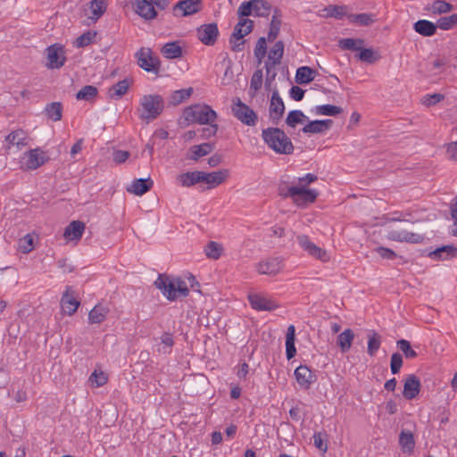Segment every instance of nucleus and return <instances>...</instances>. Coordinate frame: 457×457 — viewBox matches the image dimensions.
Instances as JSON below:
<instances>
[{
	"instance_id": "ea45409f",
	"label": "nucleus",
	"mask_w": 457,
	"mask_h": 457,
	"mask_svg": "<svg viewBox=\"0 0 457 457\" xmlns=\"http://www.w3.org/2000/svg\"><path fill=\"white\" fill-rule=\"evenodd\" d=\"M381 345V337L378 333L371 330L368 334V347L367 353L373 356L378 352Z\"/></svg>"
},
{
	"instance_id": "393cba45",
	"label": "nucleus",
	"mask_w": 457,
	"mask_h": 457,
	"mask_svg": "<svg viewBox=\"0 0 457 457\" xmlns=\"http://www.w3.org/2000/svg\"><path fill=\"white\" fill-rule=\"evenodd\" d=\"M253 28V21L252 20L240 19L234 28V31L229 38V43H233V40H241L245 36L252 32Z\"/></svg>"
},
{
	"instance_id": "de8ad7c7",
	"label": "nucleus",
	"mask_w": 457,
	"mask_h": 457,
	"mask_svg": "<svg viewBox=\"0 0 457 457\" xmlns=\"http://www.w3.org/2000/svg\"><path fill=\"white\" fill-rule=\"evenodd\" d=\"M323 12H326L327 17H333L342 19L347 14V7L345 5H328L324 8Z\"/></svg>"
},
{
	"instance_id": "bf43d9fd",
	"label": "nucleus",
	"mask_w": 457,
	"mask_h": 457,
	"mask_svg": "<svg viewBox=\"0 0 457 457\" xmlns=\"http://www.w3.org/2000/svg\"><path fill=\"white\" fill-rule=\"evenodd\" d=\"M19 250L23 253H29L33 250V237L30 235H26L19 240Z\"/></svg>"
},
{
	"instance_id": "0e129e2a",
	"label": "nucleus",
	"mask_w": 457,
	"mask_h": 457,
	"mask_svg": "<svg viewBox=\"0 0 457 457\" xmlns=\"http://www.w3.org/2000/svg\"><path fill=\"white\" fill-rule=\"evenodd\" d=\"M403 366V357L400 353H395L391 356L390 368L393 374H397Z\"/></svg>"
},
{
	"instance_id": "bb28decb",
	"label": "nucleus",
	"mask_w": 457,
	"mask_h": 457,
	"mask_svg": "<svg viewBox=\"0 0 457 457\" xmlns=\"http://www.w3.org/2000/svg\"><path fill=\"white\" fill-rule=\"evenodd\" d=\"M281 17V11L278 8H275L273 11L272 18L270 23V29L267 35V40L269 42L274 41L278 36L282 23Z\"/></svg>"
},
{
	"instance_id": "7c9ffc66",
	"label": "nucleus",
	"mask_w": 457,
	"mask_h": 457,
	"mask_svg": "<svg viewBox=\"0 0 457 457\" xmlns=\"http://www.w3.org/2000/svg\"><path fill=\"white\" fill-rule=\"evenodd\" d=\"M436 28V24L427 20H420L414 23V30L424 37H431L435 35Z\"/></svg>"
},
{
	"instance_id": "e2e57ef3",
	"label": "nucleus",
	"mask_w": 457,
	"mask_h": 457,
	"mask_svg": "<svg viewBox=\"0 0 457 457\" xmlns=\"http://www.w3.org/2000/svg\"><path fill=\"white\" fill-rule=\"evenodd\" d=\"M253 4L254 0L245 1L243 2L237 9V14L240 19H245L244 17H247L252 14V11H253Z\"/></svg>"
},
{
	"instance_id": "6e6d98bb",
	"label": "nucleus",
	"mask_w": 457,
	"mask_h": 457,
	"mask_svg": "<svg viewBox=\"0 0 457 457\" xmlns=\"http://www.w3.org/2000/svg\"><path fill=\"white\" fill-rule=\"evenodd\" d=\"M363 44L362 39L345 38L339 41V46L342 49L358 51L361 49V46Z\"/></svg>"
},
{
	"instance_id": "8fccbe9b",
	"label": "nucleus",
	"mask_w": 457,
	"mask_h": 457,
	"mask_svg": "<svg viewBox=\"0 0 457 457\" xmlns=\"http://www.w3.org/2000/svg\"><path fill=\"white\" fill-rule=\"evenodd\" d=\"M457 25V13L450 16L441 17L436 21L437 28L443 30H449Z\"/></svg>"
},
{
	"instance_id": "603ef678",
	"label": "nucleus",
	"mask_w": 457,
	"mask_h": 457,
	"mask_svg": "<svg viewBox=\"0 0 457 457\" xmlns=\"http://www.w3.org/2000/svg\"><path fill=\"white\" fill-rule=\"evenodd\" d=\"M267 41H268L267 37H262L256 42V46H255L253 54H254L255 58L257 59L259 64L262 62L263 58L266 55V53H267L266 42Z\"/></svg>"
},
{
	"instance_id": "f3484780",
	"label": "nucleus",
	"mask_w": 457,
	"mask_h": 457,
	"mask_svg": "<svg viewBox=\"0 0 457 457\" xmlns=\"http://www.w3.org/2000/svg\"><path fill=\"white\" fill-rule=\"evenodd\" d=\"M154 284L168 300L174 301L178 299L174 278H170L167 276L160 275Z\"/></svg>"
},
{
	"instance_id": "423d86ee",
	"label": "nucleus",
	"mask_w": 457,
	"mask_h": 457,
	"mask_svg": "<svg viewBox=\"0 0 457 457\" xmlns=\"http://www.w3.org/2000/svg\"><path fill=\"white\" fill-rule=\"evenodd\" d=\"M232 103V113L238 120L246 126L253 127L256 125L258 116L253 109L243 103L238 97L234 98Z\"/></svg>"
},
{
	"instance_id": "473e14b6",
	"label": "nucleus",
	"mask_w": 457,
	"mask_h": 457,
	"mask_svg": "<svg viewBox=\"0 0 457 457\" xmlns=\"http://www.w3.org/2000/svg\"><path fill=\"white\" fill-rule=\"evenodd\" d=\"M109 312L108 308L97 304L88 313V320L91 324L102 323Z\"/></svg>"
},
{
	"instance_id": "412c9836",
	"label": "nucleus",
	"mask_w": 457,
	"mask_h": 457,
	"mask_svg": "<svg viewBox=\"0 0 457 457\" xmlns=\"http://www.w3.org/2000/svg\"><path fill=\"white\" fill-rule=\"evenodd\" d=\"M5 141L7 143L8 149L16 147L17 150H21L28 145V136L24 130L16 129L7 135Z\"/></svg>"
},
{
	"instance_id": "c9c22d12",
	"label": "nucleus",
	"mask_w": 457,
	"mask_h": 457,
	"mask_svg": "<svg viewBox=\"0 0 457 457\" xmlns=\"http://www.w3.org/2000/svg\"><path fill=\"white\" fill-rule=\"evenodd\" d=\"M61 304L66 314L72 315L79 306V302L70 295L67 291L62 297Z\"/></svg>"
},
{
	"instance_id": "864d4df0",
	"label": "nucleus",
	"mask_w": 457,
	"mask_h": 457,
	"mask_svg": "<svg viewBox=\"0 0 457 457\" xmlns=\"http://www.w3.org/2000/svg\"><path fill=\"white\" fill-rule=\"evenodd\" d=\"M222 247L220 244L214 241H211L205 247L206 255L213 260H217L221 255Z\"/></svg>"
},
{
	"instance_id": "a211bd4d",
	"label": "nucleus",
	"mask_w": 457,
	"mask_h": 457,
	"mask_svg": "<svg viewBox=\"0 0 457 457\" xmlns=\"http://www.w3.org/2000/svg\"><path fill=\"white\" fill-rule=\"evenodd\" d=\"M285 112V104L278 91L272 93L269 107L270 119L273 124L278 125Z\"/></svg>"
},
{
	"instance_id": "680f3d73",
	"label": "nucleus",
	"mask_w": 457,
	"mask_h": 457,
	"mask_svg": "<svg viewBox=\"0 0 457 457\" xmlns=\"http://www.w3.org/2000/svg\"><path fill=\"white\" fill-rule=\"evenodd\" d=\"M107 376L103 372L95 370L89 377V381L96 387L102 386L107 383Z\"/></svg>"
},
{
	"instance_id": "774afa93",
	"label": "nucleus",
	"mask_w": 457,
	"mask_h": 457,
	"mask_svg": "<svg viewBox=\"0 0 457 457\" xmlns=\"http://www.w3.org/2000/svg\"><path fill=\"white\" fill-rule=\"evenodd\" d=\"M176 290L178 294V298L182 296L186 297L189 294V289L186 284V282L180 278H174Z\"/></svg>"
},
{
	"instance_id": "b1692460",
	"label": "nucleus",
	"mask_w": 457,
	"mask_h": 457,
	"mask_svg": "<svg viewBox=\"0 0 457 457\" xmlns=\"http://www.w3.org/2000/svg\"><path fill=\"white\" fill-rule=\"evenodd\" d=\"M333 124L332 120H315L308 121L302 129L304 134H322L328 130Z\"/></svg>"
},
{
	"instance_id": "5701e85b",
	"label": "nucleus",
	"mask_w": 457,
	"mask_h": 457,
	"mask_svg": "<svg viewBox=\"0 0 457 457\" xmlns=\"http://www.w3.org/2000/svg\"><path fill=\"white\" fill-rule=\"evenodd\" d=\"M229 176L228 170H220L213 172L203 171V182L208 185V188H214L222 184Z\"/></svg>"
},
{
	"instance_id": "cd10ccee",
	"label": "nucleus",
	"mask_w": 457,
	"mask_h": 457,
	"mask_svg": "<svg viewBox=\"0 0 457 457\" xmlns=\"http://www.w3.org/2000/svg\"><path fill=\"white\" fill-rule=\"evenodd\" d=\"M178 181L182 187H192L197 183L203 182V171H188L178 176Z\"/></svg>"
},
{
	"instance_id": "09e8293b",
	"label": "nucleus",
	"mask_w": 457,
	"mask_h": 457,
	"mask_svg": "<svg viewBox=\"0 0 457 457\" xmlns=\"http://www.w3.org/2000/svg\"><path fill=\"white\" fill-rule=\"evenodd\" d=\"M212 150V146L211 144L204 143L199 145H194L191 147V159L192 160H198L200 157H203L204 155H207L209 153H211Z\"/></svg>"
},
{
	"instance_id": "2f4dec72",
	"label": "nucleus",
	"mask_w": 457,
	"mask_h": 457,
	"mask_svg": "<svg viewBox=\"0 0 457 457\" xmlns=\"http://www.w3.org/2000/svg\"><path fill=\"white\" fill-rule=\"evenodd\" d=\"M90 13L87 14V17L94 21H96L106 11L105 0H92L89 3Z\"/></svg>"
},
{
	"instance_id": "0eeeda50",
	"label": "nucleus",
	"mask_w": 457,
	"mask_h": 457,
	"mask_svg": "<svg viewBox=\"0 0 457 457\" xmlns=\"http://www.w3.org/2000/svg\"><path fill=\"white\" fill-rule=\"evenodd\" d=\"M48 161L46 153L39 147L25 152L21 158V169L24 170H34Z\"/></svg>"
},
{
	"instance_id": "a19ab883",
	"label": "nucleus",
	"mask_w": 457,
	"mask_h": 457,
	"mask_svg": "<svg viewBox=\"0 0 457 457\" xmlns=\"http://www.w3.org/2000/svg\"><path fill=\"white\" fill-rule=\"evenodd\" d=\"M192 93V87L175 90L170 95V103L173 105H178L186 101L187 99H188L191 96Z\"/></svg>"
},
{
	"instance_id": "6ab92c4d",
	"label": "nucleus",
	"mask_w": 457,
	"mask_h": 457,
	"mask_svg": "<svg viewBox=\"0 0 457 457\" xmlns=\"http://www.w3.org/2000/svg\"><path fill=\"white\" fill-rule=\"evenodd\" d=\"M420 381L415 375H408L404 379L403 397L407 400L414 399L420 394Z\"/></svg>"
},
{
	"instance_id": "c03bdc74",
	"label": "nucleus",
	"mask_w": 457,
	"mask_h": 457,
	"mask_svg": "<svg viewBox=\"0 0 457 457\" xmlns=\"http://www.w3.org/2000/svg\"><path fill=\"white\" fill-rule=\"evenodd\" d=\"M272 6L266 0H254L253 12L255 16L268 17L271 12Z\"/></svg>"
},
{
	"instance_id": "e433bc0d",
	"label": "nucleus",
	"mask_w": 457,
	"mask_h": 457,
	"mask_svg": "<svg viewBox=\"0 0 457 457\" xmlns=\"http://www.w3.org/2000/svg\"><path fill=\"white\" fill-rule=\"evenodd\" d=\"M399 444L403 452H412L415 446L413 434L411 431L403 430L399 436Z\"/></svg>"
},
{
	"instance_id": "338daca9",
	"label": "nucleus",
	"mask_w": 457,
	"mask_h": 457,
	"mask_svg": "<svg viewBox=\"0 0 457 457\" xmlns=\"http://www.w3.org/2000/svg\"><path fill=\"white\" fill-rule=\"evenodd\" d=\"M382 259L394 260L396 258V253L390 248L378 246L374 249Z\"/></svg>"
},
{
	"instance_id": "39448f33",
	"label": "nucleus",
	"mask_w": 457,
	"mask_h": 457,
	"mask_svg": "<svg viewBox=\"0 0 457 457\" xmlns=\"http://www.w3.org/2000/svg\"><path fill=\"white\" fill-rule=\"evenodd\" d=\"M137 64L147 72L158 74L161 68V62L157 55L154 54L149 47H141L136 54Z\"/></svg>"
},
{
	"instance_id": "3c124183",
	"label": "nucleus",
	"mask_w": 457,
	"mask_h": 457,
	"mask_svg": "<svg viewBox=\"0 0 457 457\" xmlns=\"http://www.w3.org/2000/svg\"><path fill=\"white\" fill-rule=\"evenodd\" d=\"M358 56L361 62L367 63H374L380 58V55L371 48H361Z\"/></svg>"
},
{
	"instance_id": "a18cd8bd",
	"label": "nucleus",
	"mask_w": 457,
	"mask_h": 457,
	"mask_svg": "<svg viewBox=\"0 0 457 457\" xmlns=\"http://www.w3.org/2000/svg\"><path fill=\"white\" fill-rule=\"evenodd\" d=\"M263 81V74L262 70H256L250 82V88L249 93L252 96H254L257 92L261 89L262 86Z\"/></svg>"
},
{
	"instance_id": "9b49d317",
	"label": "nucleus",
	"mask_w": 457,
	"mask_h": 457,
	"mask_svg": "<svg viewBox=\"0 0 457 457\" xmlns=\"http://www.w3.org/2000/svg\"><path fill=\"white\" fill-rule=\"evenodd\" d=\"M283 259L280 257H268L255 264L256 271L261 275L276 276L283 269Z\"/></svg>"
},
{
	"instance_id": "20e7f679",
	"label": "nucleus",
	"mask_w": 457,
	"mask_h": 457,
	"mask_svg": "<svg viewBox=\"0 0 457 457\" xmlns=\"http://www.w3.org/2000/svg\"><path fill=\"white\" fill-rule=\"evenodd\" d=\"M164 109V100L162 96L150 94L144 95L139 99L137 114L141 120L150 122L155 120Z\"/></svg>"
},
{
	"instance_id": "c85d7f7f",
	"label": "nucleus",
	"mask_w": 457,
	"mask_h": 457,
	"mask_svg": "<svg viewBox=\"0 0 457 457\" xmlns=\"http://www.w3.org/2000/svg\"><path fill=\"white\" fill-rule=\"evenodd\" d=\"M354 333L351 328L345 329L337 337V344L342 353H347L353 345Z\"/></svg>"
},
{
	"instance_id": "9d476101",
	"label": "nucleus",
	"mask_w": 457,
	"mask_h": 457,
	"mask_svg": "<svg viewBox=\"0 0 457 457\" xmlns=\"http://www.w3.org/2000/svg\"><path fill=\"white\" fill-rule=\"evenodd\" d=\"M284 43L283 41L279 40L277 41L271 49L269 52L268 59L269 61L265 63L266 72H267V79L266 80H271L275 78L276 73L273 72L271 75V70L275 68L276 65L279 64L281 62V60L283 58L284 54Z\"/></svg>"
},
{
	"instance_id": "7ed1b4c3",
	"label": "nucleus",
	"mask_w": 457,
	"mask_h": 457,
	"mask_svg": "<svg viewBox=\"0 0 457 457\" xmlns=\"http://www.w3.org/2000/svg\"><path fill=\"white\" fill-rule=\"evenodd\" d=\"M216 118V112L209 105L194 104L185 108L179 124L184 127L193 123L212 125Z\"/></svg>"
},
{
	"instance_id": "4468645a",
	"label": "nucleus",
	"mask_w": 457,
	"mask_h": 457,
	"mask_svg": "<svg viewBox=\"0 0 457 457\" xmlns=\"http://www.w3.org/2000/svg\"><path fill=\"white\" fill-rule=\"evenodd\" d=\"M202 9V0H181L173 6L175 16L193 15Z\"/></svg>"
},
{
	"instance_id": "1a4fd4ad",
	"label": "nucleus",
	"mask_w": 457,
	"mask_h": 457,
	"mask_svg": "<svg viewBox=\"0 0 457 457\" xmlns=\"http://www.w3.org/2000/svg\"><path fill=\"white\" fill-rule=\"evenodd\" d=\"M46 67L48 69H60L62 68L65 62V51L64 47L60 44H54L49 46L46 50Z\"/></svg>"
},
{
	"instance_id": "79ce46f5",
	"label": "nucleus",
	"mask_w": 457,
	"mask_h": 457,
	"mask_svg": "<svg viewBox=\"0 0 457 457\" xmlns=\"http://www.w3.org/2000/svg\"><path fill=\"white\" fill-rule=\"evenodd\" d=\"M129 87V81L125 79L120 80L109 89V95L112 98H120L123 96Z\"/></svg>"
},
{
	"instance_id": "ddd939ff",
	"label": "nucleus",
	"mask_w": 457,
	"mask_h": 457,
	"mask_svg": "<svg viewBox=\"0 0 457 457\" xmlns=\"http://www.w3.org/2000/svg\"><path fill=\"white\" fill-rule=\"evenodd\" d=\"M250 305L256 311L271 312L278 308V303L271 297L260 294H252L248 295Z\"/></svg>"
},
{
	"instance_id": "dca6fc26",
	"label": "nucleus",
	"mask_w": 457,
	"mask_h": 457,
	"mask_svg": "<svg viewBox=\"0 0 457 457\" xmlns=\"http://www.w3.org/2000/svg\"><path fill=\"white\" fill-rule=\"evenodd\" d=\"M386 237L392 241L410 244H420L424 240V237L422 235L410 232L405 229H392L388 232Z\"/></svg>"
},
{
	"instance_id": "f8f14e48",
	"label": "nucleus",
	"mask_w": 457,
	"mask_h": 457,
	"mask_svg": "<svg viewBox=\"0 0 457 457\" xmlns=\"http://www.w3.org/2000/svg\"><path fill=\"white\" fill-rule=\"evenodd\" d=\"M197 38L205 46H213L219 37V29L216 23L201 25L196 29Z\"/></svg>"
},
{
	"instance_id": "5fc2aeb1",
	"label": "nucleus",
	"mask_w": 457,
	"mask_h": 457,
	"mask_svg": "<svg viewBox=\"0 0 457 457\" xmlns=\"http://www.w3.org/2000/svg\"><path fill=\"white\" fill-rule=\"evenodd\" d=\"M348 18L351 22L358 23L362 26H369L374 21L372 15L369 13L351 14Z\"/></svg>"
},
{
	"instance_id": "f257e3e1",
	"label": "nucleus",
	"mask_w": 457,
	"mask_h": 457,
	"mask_svg": "<svg viewBox=\"0 0 457 457\" xmlns=\"http://www.w3.org/2000/svg\"><path fill=\"white\" fill-rule=\"evenodd\" d=\"M318 177L312 173H308L303 177L298 178V184L287 187L279 186V195L283 197H291L294 203L298 206H304L308 204L314 203L319 195V192L315 189H308L307 187L315 182Z\"/></svg>"
},
{
	"instance_id": "13d9d810",
	"label": "nucleus",
	"mask_w": 457,
	"mask_h": 457,
	"mask_svg": "<svg viewBox=\"0 0 457 457\" xmlns=\"http://www.w3.org/2000/svg\"><path fill=\"white\" fill-rule=\"evenodd\" d=\"M453 8V6L451 4L445 1L436 0L432 5V12L434 14L446 13L451 12Z\"/></svg>"
},
{
	"instance_id": "72a5a7b5",
	"label": "nucleus",
	"mask_w": 457,
	"mask_h": 457,
	"mask_svg": "<svg viewBox=\"0 0 457 457\" xmlns=\"http://www.w3.org/2000/svg\"><path fill=\"white\" fill-rule=\"evenodd\" d=\"M295 329L293 325H290L287 328V336H286V354L288 360L295 357L296 353V348L295 346Z\"/></svg>"
},
{
	"instance_id": "69168bd1",
	"label": "nucleus",
	"mask_w": 457,
	"mask_h": 457,
	"mask_svg": "<svg viewBox=\"0 0 457 457\" xmlns=\"http://www.w3.org/2000/svg\"><path fill=\"white\" fill-rule=\"evenodd\" d=\"M456 252L457 249L455 247L452 245H445L434 251L433 254L439 258H445L446 256L454 255Z\"/></svg>"
},
{
	"instance_id": "2eb2a0df",
	"label": "nucleus",
	"mask_w": 457,
	"mask_h": 457,
	"mask_svg": "<svg viewBox=\"0 0 457 457\" xmlns=\"http://www.w3.org/2000/svg\"><path fill=\"white\" fill-rule=\"evenodd\" d=\"M136 13L145 20H153L157 16L154 4L151 0H129Z\"/></svg>"
},
{
	"instance_id": "aec40b11",
	"label": "nucleus",
	"mask_w": 457,
	"mask_h": 457,
	"mask_svg": "<svg viewBox=\"0 0 457 457\" xmlns=\"http://www.w3.org/2000/svg\"><path fill=\"white\" fill-rule=\"evenodd\" d=\"M295 377L299 386L303 389H309L315 381V375L306 365H300L295 370Z\"/></svg>"
},
{
	"instance_id": "49530a36",
	"label": "nucleus",
	"mask_w": 457,
	"mask_h": 457,
	"mask_svg": "<svg viewBox=\"0 0 457 457\" xmlns=\"http://www.w3.org/2000/svg\"><path fill=\"white\" fill-rule=\"evenodd\" d=\"M98 90L95 86H84L76 95L78 100L91 101L97 96Z\"/></svg>"
},
{
	"instance_id": "6e6552de",
	"label": "nucleus",
	"mask_w": 457,
	"mask_h": 457,
	"mask_svg": "<svg viewBox=\"0 0 457 457\" xmlns=\"http://www.w3.org/2000/svg\"><path fill=\"white\" fill-rule=\"evenodd\" d=\"M297 243L307 253L322 262H328L330 260V255L327 252V250L316 245L313 242H312L308 236L306 235H299L296 237Z\"/></svg>"
},
{
	"instance_id": "c756f323",
	"label": "nucleus",
	"mask_w": 457,
	"mask_h": 457,
	"mask_svg": "<svg viewBox=\"0 0 457 457\" xmlns=\"http://www.w3.org/2000/svg\"><path fill=\"white\" fill-rule=\"evenodd\" d=\"M162 54L167 59H176L182 56V48L178 41L169 42L161 48Z\"/></svg>"
},
{
	"instance_id": "4c0bfd02",
	"label": "nucleus",
	"mask_w": 457,
	"mask_h": 457,
	"mask_svg": "<svg viewBox=\"0 0 457 457\" xmlns=\"http://www.w3.org/2000/svg\"><path fill=\"white\" fill-rule=\"evenodd\" d=\"M46 114L53 121H58L62 117V105L60 102H53L45 108Z\"/></svg>"
},
{
	"instance_id": "f03ea898",
	"label": "nucleus",
	"mask_w": 457,
	"mask_h": 457,
	"mask_svg": "<svg viewBox=\"0 0 457 457\" xmlns=\"http://www.w3.org/2000/svg\"><path fill=\"white\" fill-rule=\"evenodd\" d=\"M262 137L265 144L278 154H292L295 146L288 136L279 128L262 129Z\"/></svg>"
},
{
	"instance_id": "4d7b16f0",
	"label": "nucleus",
	"mask_w": 457,
	"mask_h": 457,
	"mask_svg": "<svg viewBox=\"0 0 457 457\" xmlns=\"http://www.w3.org/2000/svg\"><path fill=\"white\" fill-rule=\"evenodd\" d=\"M96 36V32L87 31L76 38L74 45L76 47L87 46L93 42Z\"/></svg>"
},
{
	"instance_id": "4be33fe9",
	"label": "nucleus",
	"mask_w": 457,
	"mask_h": 457,
	"mask_svg": "<svg viewBox=\"0 0 457 457\" xmlns=\"http://www.w3.org/2000/svg\"><path fill=\"white\" fill-rule=\"evenodd\" d=\"M85 231V224L79 220L71 221L64 229L63 237L67 242H78Z\"/></svg>"
},
{
	"instance_id": "052dcab7",
	"label": "nucleus",
	"mask_w": 457,
	"mask_h": 457,
	"mask_svg": "<svg viewBox=\"0 0 457 457\" xmlns=\"http://www.w3.org/2000/svg\"><path fill=\"white\" fill-rule=\"evenodd\" d=\"M397 346L404 353L408 359H413L417 356V353L411 347L409 341L405 339H400L397 341Z\"/></svg>"
},
{
	"instance_id": "f704fd0d",
	"label": "nucleus",
	"mask_w": 457,
	"mask_h": 457,
	"mask_svg": "<svg viewBox=\"0 0 457 457\" xmlns=\"http://www.w3.org/2000/svg\"><path fill=\"white\" fill-rule=\"evenodd\" d=\"M315 78V71L308 66H302L297 69L295 81L298 84H308Z\"/></svg>"
},
{
	"instance_id": "37998d69",
	"label": "nucleus",
	"mask_w": 457,
	"mask_h": 457,
	"mask_svg": "<svg viewBox=\"0 0 457 457\" xmlns=\"http://www.w3.org/2000/svg\"><path fill=\"white\" fill-rule=\"evenodd\" d=\"M312 112L316 115L336 116L342 113L343 110L339 106L324 104L316 106Z\"/></svg>"
},
{
	"instance_id": "a878e982",
	"label": "nucleus",
	"mask_w": 457,
	"mask_h": 457,
	"mask_svg": "<svg viewBox=\"0 0 457 457\" xmlns=\"http://www.w3.org/2000/svg\"><path fill=\"white\" fill-rule=\"evenodd\" d=\"M153 186L154 181L151 178L137 179L132 181V183L127 187V191L135 195H142L150 191Z\"/></svg>"
},
{
	"instance_id": "58836bf2",
	"label": "nucleus",
	"mask_w": 457,
	"mask_h": 457,
	"mask_svg": "<svg viewBox=\"0 0 457 457\" xmlns=\"http://www.w3.org/2000/svg\"><path fill=\"white\" fill-rule=\"evenodd\" d=\"M306 120H308V117L300 110L290 111L286 118L287 125L293 129L295 128L297 124L303 123Z\"/></svg>"
}]
</instances>
